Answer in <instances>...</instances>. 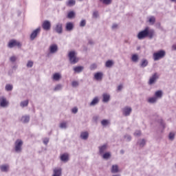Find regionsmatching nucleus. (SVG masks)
Returning a JSON list of instances; mask_svg holds the SVG:
<instances>
[{
	"label": "nucleus",
	"instance_id": "nucleus-51",
	"mask_svg": "<svg viewBox=\"0 0 176 176\" xmlns=\"http://www.w3.org/2000/svg\"><path fill=\"white\" fill-rule=\"evenodd\" d=\"M122 89H123V85H119V86L118 87V90L119 91H120V90H122Z\"/></svg>",
	"mask_w": 176,
	"mask_h": 176
},
{
	"label": "nucleus",
	"instance_id": "nucleus-50",
	"mask_svg": "<svg viewBox=\"0 0 176 176\" xmlns=\"http://www.w3.org/2000/svg\"><path fill=\"white\" fill-rule=\"evenodd\" d=\"M72 112L73 113H76L78 112V108H76V107L73 108V109H72Z\"/></svg>",
	"mask_w": 176,
	"mask_h": 176
},
{
	"label": "nucleus",
	"instance_id": "nucleus-33",
	"mask_svg": "<svg viewBox=\"0 0 176 176\" xmlns=\"http://www.w3.org/2000/svg\"><path fill=\"white\" fill-rule=\"evenodd\" d=\"M6 90L7 91H11V90H13V85H7L6 86Z\"/></svg>",
	"mask_w": 176,
	"mask_h": 176
},
{
	"label": "nucleus",
	"instance_id": "nucleus-28",
	"mask_svg": "<svg viewBox=\"0 0 176 176\" xmlns=\"http://www.w3.org/2000/svg\"><path fill=\"white\" fill-rule=\"evenodd\" d=\"M74 71H75L76 72H82V71H83V67L82 66H78L74 68Z\"/></svg>",
	"mask_w": 176,
	"mask_h": 176
},
{
	"label": "nucleus",
	"instance_id": "nucleus-25",
	"mask_svg": "<svg viewBox=\"0 0 176 176\" xmlns=\"http://www.w3.org/2000/svg\"><path fill=\"white\" fill-rule=\"evenodd\" d=\"M21 122H23V123H28V122H30V116H23L21 118Z\"/></svg>",
	"mask_w": 176,
	"mask_h": 176
},
{
	"label": "nucleus",
	"instance_id": "nucleus-37",
	"mask_svg": "<svg viewBox=\"0 0 176 176\" xmlns=\"http://www.w3.org/2000/svg\"><path fill=\"white\" fill-rule=\"evenodd\" d=\"M146 141L145 140H142L140 142H139V145L140 146V148H142L145 146V144H146Z\"/></svg>",
	"mask_w": 176,
	"mask_h": 176
},
{
	"label": "nucleus",
	"instance_id": "nucleus-54",
	"mask_svg": "<svg viewBox=\"0 0 176 176\" xmlns=\"http://www.w3.org/2000/svg\"><path fill=\"white\" fill-rule=\"evenodd\" d=\"M126 138H127L128 141L131 140V136H127Z\"/></svg>",
	"mask_w": 176,
	"mask_h": 176
},
{
	"label": "nucleus",
	"instance_id": "nucleus-39",
	"mask_svg": "<svg viewBox=\"0 0 176 176\" xmlns=\"http://www.w3.org/2000/svg\"><path fill=\"white\" fill-rule=\"evenodd\" d=\"M111 157V153H105L103 155V159H109Z\"/></svg>",
	"mask_w": 176,
	"mask_h": 176
},
{
	"label": "nucleus",
	"instance_id": "nucleus-31",
	"mask_svg": "<svg viewBox=\"0 0 176 176\" xmlns=\"http://www.w3.org/2000/svg\"><path fill=\"white\" fill-rule=\"evenodd\" d=\"M106 67H107V68H109L111 67L112 65H113V61L112 60H107L106 62V64H105Z\"/></svg>",
	"mask_w": 176,
	"mask_h": 176
},
{
	"label": "nucleus",
	"instance_id": "nucleus-26",
	"mask_svg": "<svg viewBox=\"0 0 176 176\" xmlns=\"http://www.w3.org/2000/svg\"><path fill=\"white\" fill-rule=\"evenodd\" d=\"M148 65V60L146 59H143L142 60V63L140 64V66L142 67V68H145V67H146Z\"/></svg>",
	"mask_w": 176,
	"mask_h": 176
},
{
	"label": "nucleus",
	"instance_id": "nucleus-20",
	"mask_svg": "<svg viewBox=\"0 0 176 176\" xmlns=\"http://www.w3.org/2000/svg\"><path fill=\"white\" fill-rule=\"evenodd\" d=\"M82 140H87L89 138V133L87 131L82 132L80 134Z\"/></svg>",
	"mask_w": 176,
	"mask_h": 176
},
{
	"label": "nucleus",
	"instance_id": "nucleus-11",
	"mask_svg": "<svg viewBox=\"0 0 176 176\" xmlns=\"http://www.w3.org/2000/svg\"><path fill=\"white\" fill-rule=\"evenodd\" d=\"M60 160L61 162H68V160H69V155H68V153H63L62 155H60Z\"/></svg>",
	"mask_w": 176,
	"mask_h": 176
},
{
	"label": "nucleus",
	"instance_id": "nucleus-12",
	"mask_svg": "<svg viewBox=\"0 0 176 176\" xmlns=\"http://www.w3.org/2000/svg\"><path fill=\"white\" fill-rule=\"evenodd\" d=\"M58 50V47L56 44H52L50 46V53H56Z\"/></svg>",
	"mask_w": 176,
	"mask_h": 176
},
{
	"label": "nucleus",
	"instance_id": "nucleus-47",
	"mask_svg": "<svg viewBox=\"0 0 176 176\" xmlns=\"http://www.w3.org/2000/svg\"><path fill=\"white\" fill-rule=\"evenodd\" d=\"M175 136V134L173 133H169V140H174V137Z\"/></svg>",
	"mask_w": 176,
	"mask_h": 176
},
{
	"label": "nucleus",
	"instance_id": "nucleus-8",
	"mask_svg": "<svg viewBox=\"0 0 176 176\" xmlns=\"http://www.w3.org/2000/svg\"><path fill=\"white\" fill-rule=\"evenodd\" d=\"M9 105V102L7 101L5 97H1L0 98V107H2L3 108H5L6 107H8Z\"/></svg>",
	"mask_w": 176,
	"mask_h": 176
},
{
	"label": "nucleus",
	"instance_id": "nucleus-36",
	"mask_svg": "<svg viewBox=\"0 0 176 176\" xmlns=\"http://www.w3.org/2000/svg\"><path fill=\"white\" fill-rule=\"evenodd\" d=\"M101 124L102 126H107L109 124V121H108V120H103L101 121Z\"/></svg>",
	"mask_w": 176,
	"mask_h": 176
},
{
	"label": "nucleus",
	"instance_id": "nucleus-40",
	"mask_svg": "<svg viewBox=\"0 0 176 176\" xmlns=\"http://www.w3.org/2000/svg\"><path fill=\"white\" fill-rule=\"evenodd\" d=\"M32 65H34V62L29 60L27 63L28 68H32Z\"/></svg>",
	"mask_w": 176,
	"mask_h": 176
},
{
	"label": "nucleus",
	"instance_id": "nucleus-48",
	"mask_svg": "<svg viewBox=\"0 0 176 176\" xmlns=\"http://www.w3.org/2000/svg\"><path fill=\"white\" fill-rule=\"evenodd\" d=\"M96 68H97V65L96 64H92L91 66H90V69L93 70V69H96Z\"/></svg>",
	"mask_w": 176,
	"mask_h": 176
},
{
	"label": "nucleus",
	"instance_id": "nucleus-44",
	"mask_svg": "<svg viewBox=\"0 0 176 176\" xmlns=\"http://www.w3.org/2000/svg\"><path fill=\"white\" fill-rule=\"evenodd\" d=\"M79 85V83L78 82V81H73L72 82V85L73 86V87H78Z\"/></svg>",
	"mask_w": 176,
	"mask_h": 176
},
{
	"label": "nucleus",
	"instance_id": "nucleus-2",
	"mask_svg": "<svg viewBox=\"0 0 176 176\" xmlns=\"http://www.w3.org/2000/svg\"><path fill=\"white\" fill-rule=\"evenodd\" d=\"M68 57L71 64H76L79 61V58L76 57V52L75 51L69 52Z\"/></svg>",
	"mask_w": 176,
	"mask_h": 176
},
{
	"label": "nucleus",
	"instance_id": "nucleus-3",
	"mask_svg": "<svg viewBox=\"0 0 176 176\" xmlns=\"http://www.w3.org/2000/svg\"><path fill=\"white\" fill-rule=\"evenodd\" d=\"M164 56H166V51L164 50H160L153 54L154 61H157L160 58H163Z\"/></svg>",
	"mask_w": 176,
	"mask_h": 176
},
{
	"label": "nucleus",
	"instance_id": "nucleus-35",
	"mask_svg": "<svg viewBox=\"0 0 176 176\" xmlns=\"http://www.w3.org/2000/svg\"><path fill=\"white\" fill-rule=\"evenodd\" d=\"M28 100L21 102V107H28Z\"/></svg>",
	"mask_w": 176,
	"mask_h": 176
},
{
	"label": "nucleus",
	"instance_id": "nucleus-23",
	"mask_svg": "<svg viewBox=\"0 0 176 176\" xmlns=\"http://www.w3.org/2000/svg\"><path fill=\"white\" fill-rule=\"evenodd\" d=\"M0 170L3 172L6 173V171H8V170H9V166L2 165L1 166H0Z\"/></svg>",
	"mask_w": 176,
	"mask_h": 176
},
{
	"label": "nucleus",
	"instance_id": "nucleus-18",
	"mask_svg": "<svg viewBox=\"0 0 176 176\" xmlns=\"http://www.w3.org/2000/svg\"><path fill=\"white\" fill-rule=\"evenodd\" d=\"M98 97H95L93 100L90 102L89 105L90 107H94V105H96V104H98Z\"/></svg>",
	"mask_w": 176,
	"mask_h": 176
},
{
	"label": "nucleus",
	"instance_id": "nucleus-14",
	"mask_svg": "<svg viewBox=\"0 0 176 176\" xmlns=\"http://www.w3.org/2000/svg\"><path fill=\"white\" fill-rule=\"evenodd\" d=\"M103 75L102 72H97L94 74V78L96 80H102Z\"/></svg>",
	"mask_w": 176,
	"mask_h": 176
},
{
	"label": "nucleus",
	"instance_id": "nucleus-45",
	"mask_svg": "<svg viewBox=\"0 0 176 176\" xmlns=\"http://www.w3.org/2000/svg\"><path fill=\"white\" fill-rule=\"evenodd\" d=\"M134 135H135V137H140V135H141V131H136L134 133Z\"/></svg>",
	"mask_w": 176,
	"mask_h": 176
},
{
	"label": "nucleus",
	"instance_id": "nucleus-34",
	"mask_svg": "<svg viewBox=\"0 0 176 176\" xmlns=\"http://www.w3.org/2000/svg\"><path fill=\"white\" fill-rule=\"evenodd\" d=\"M155 97H157L158 98H162V91H157L155 94Z\"/></svg>",
	"mask_w": 176,
	"mask_h": 176
},
{
	"label": "nucleus",
	"instance_id": "nucleus-21",
	"mask_svg": "<svg viewBox=\"0 0 176 176\" xmlns=\"http://www.w3.org/2000/svg\"><path fill=\"white\" fill-rule=\"evenodd\" d=\"M52 79L54 80H60V79H61V74L59 73H55L53 75Z\"/></svg>",
	"mask_w": 176,
	"mask_h": 176
},
{
	"label": "nucleus",
	"instance_id": "nucleus-55",
	"mask_svg": "<svg viewBox=\"0 0 176 176\" xmlns=\"http://www.w3.org/2000/svg\"><path fill=\"white\" fill-rule=\"evenodd\" d=\"M171 2H176V0H170Z\"/></svg>",
	"mask_w": 176,
	"mask_h": 176
},
{
	"label": "nucleus",
	"instance_id": "nucleus-24",
	"mask_svg": "<svg viewBox=\"0 0 176 176\" xmlns=\"http://www.w3.org/2000/svg\"><path fill=\"white\" fill-rule=\"evenodd\" d=\"M131 60L133 63H137V61L139 60L138 55L137 54H133L131 56Z\"/></svg>",
	"mask_w": 176,
	"mask_h": 176
},
{
	"label": "nucleus",
	"instance_id": "nucleus-16",
	"mask_svg": "<svg viewBox=\"0 0 176 176\" xmlns=\"http://www.w3.org/2000/svg\"><path fill=\"white\" fill-rule=\"evenodd\" d=\"M74 30V23L68 22L66 23V31H72Z\"/></svg>",
	"mask_w": 176,
	"mask_h": 176
},
{
	"label": "nucleus",
	"instance_id": "nucleus-4",
	"mask_svg": "<svg viewBox=\"0 0 176 176\" xmlns=\"http://www.w3.org/2000/svg\"><path fill=\"white\" fill-rule=\"evenodd\" d=\"M14 46H17L18 47H21V43L16 40H11L8 43V47L12 49V47H14Z\"/></svg>",
	"mask_w": 176,
	"mask_h": 176
},
{
	"label": "nucleus",
	"instance_id": "nucleus-13",
	"mask_svg": "<svg viewBox=\"0 0 176 176\" xmlns=\"http://www.w3.org/2000/svg\"><path fill=\"white\" fill-rule=\"evenodd\" d=\"M62 170L61 168H55L54 169V174L52 176H61Z\"/></svg>",
	"mask_w": 176,
	"mask_h": 176
},
{
	"label": "nucleus",
	"instance_id": "nucleus-41",
	"mask_svg": "<svg viewBox=\"0 0 176 176\" xmlns=\"http://www.w3.org/2000/svg\"><path fill=\"white\" fill-rule=\"evenodd\" d=\"M156 98L155 97H153V98H149L148 101V102H151V103H153V102H156Z\"/></svg>",
	"mask_w": 176,
	"mask_h": 176
},
{
	"label": "nucleus",
	"instance_id": "nucleus-38",
	"mask_svg": "<svg viewBox=\"0 0 176 176\" xmlns=\"http://www.w3.org/2000/svg\"><path fill=\"white\" fill-rule=\"evenodd\" d=\"M60 129H67V122H63L60 124Z\"/></svg>",
	"mask_w": 176,
	"mask_h": 176
},
{
	"label": "nucleus",
	"instance_id": "nucleus-46",
	"mask_svg": "<svg viewBox=\"0 0 176 176\" xmlns=\"http://www.w3.org/2000/svg\"><path fill=\"white\" fill-rule=\"evenodd\" d=\"M16 60H17V58L16 56H11L10 58V60L12 62V63H14V61H16Z\"/></svg>",
	"mask_w": 176,
	"mask_h": 176
},
{
	"label": "nucleus",
	"instance_id": "nucleus-7",
	"mask_svg": "<svg viewBox=\"0 0 176 176\" xmlns=\"http://www.w3.org/2000/svg\"><path fill=\"white\" fill-rule=\"evenodd\" d=\"M39 32H41V28H38L37 29H36L35 30H34L31 35H30V39L32 41H34V38H36V36H38V34H39Z\"/></svg>",
	"mask_w": 176,
	"mask_h": 176
},
{
	"label": "nucleus",
	"instance_id": "nucleus-10",
	"mask_svg": "<svg viewBox=\"0 0 176 176\" xmlns=\"http://www.w3.org/2000/svg\"><path fill=\"white\" fill-rule=\"evenodd\" d=\"M54 30L57 34H63V23H57Z\"/></svg>",
	"mask_w": 176,
	"mask_h": 176
},
{
	"label": "nucleus",
	"instance_id": "nucleus-57",
	"mask_svg": "<svg viewBox=\"0 0 176 176\" xmlns=\"http://www.w3.org/2000/svg\"><path fill=\"white\" fill-rule=\"evenodd\" d=\"M45 142V144H46V142H47V141H45V142Z\"/></svg>",
	"mask_w": 176,
	"mask_h": 176
},
{
	"label": "nucleus",
	"instance_id": "nucleus-17",
	"mask_svg": "<svg viewBox=\"0 0 176 176\" xmlns=\"http://www.w3.org/2000/svg\"><path fill=\"white\" fill-rule=\"evenodd\" d=\"M103 97V102H108L109 101V99L111 98V96L108 94H103L102 95Z\"/></svg>",
	"mask_w": 176,
	"mask_h": 176
},
{
	"label": "nucleus",
	"instance_id": "nucleus-56",
	"mask_svg": "<svg viewBox=\"0 0 176 176\" xmlns=\"http://www.w3.org/2000/svg\"><path fill=\"white\" fill-rule=\"evenodd\" d=\"M49 142V140H47V142H45V144H47Z\"/></svg>",
	"mask_w": 176,
	"mask_h": 176
},
{
	"label": "nucleus",
	"instance_id": "nucleus-5",
	"mask_svg": "<svg viewBox=\"0 0 176 176\" xmlns=\"http://www.w3.org/2000/svg\"><path fill=\"white\" fill-rule=\"evenodd\" d=\"M21 146H23V140H17L15 142V151H16V152H21Z\"/></svg>",
	"mask_w": 176,
	"mask_h": 176
},
{
	"label": "nucleus",
	"instance_id": "nucleus-22",
	"mask_svg": "<svg viewBox=\"0 0 176 176\" xmlns=\"http://www.w3.org/2000/svg\"><path fill=\"white\" fill-rule=\"evenodd\" d=\"M75 3H76V1L75 0H68L66 2L67 6L69 7L75 6Z\"/></svg>",
	"mask_w": 176,
	"mask_h": 176
},
{
	"label": "nucleus",
	"instance_id": "nucleus-9",
	"mask_svg": "<svg viewBox=\"0 0 176 176\" xmlns=\"http://www.w3.org/2000/svg\"><path fill=\"white\" fill-rule=\"evenodd\" d=\"M159 79V76H157V73H155L148 80V85H153L155 82H156V80Z\"/></svg>",
	"mask_w": 176,
	"mask_h": 176
},
{
	"label": "nucleus",
	"instance_id": "nucleus-19",
	"mask_svg": "<svg viewBox=\"0 0 176 176\" xmlns=\"http://www.w3.org/2000/svg\"><path fill=\"white\" fill-rule=\"evenodd\" d=\"M111 173L113 174H116V173H119V166L118 165H113L111 168Z\"/></svg>",
	"mask_w": 176,
	"mask_h": 176
},
{
	"label": "nucleus",
	"instance_id": "nucleus-29",
	"mask_svg": "<svg viewBox=\"0 0 176 176\" xmlns=\"http://www.w3.org/2000/svg\"><path fill=\"white\" fill-rule=\"evenodd\" d=\"M100 153H104L105 151H107V144H104L100 147H99Z\"/></svg>",
	"mask_w": 176,
	"mask_h": 176
},
{
	"label": "nucleus",
	"instance_id": "nucleus-52",
	"mask_svg": "<svg viewBox=\"0 0 176 176\" xmlns=\"http://www.w3.org/2000/svg\"><path fill=\"white\" fill-rule=\"evenodd\" d=\"M116 28H118V24H113V25H112V29H113V30H115Z\"/></svg>",
	"mask_w": 176,
	"mask_h": 176
},
{
	"label": "nucleus",
	"instance_id": "nucleus-6",
	"mask_svg": "<svg viewBox=\"0 0 176 176\" xmlns=\"http://www.w3.org/2000/svg\"><path fill=\"white\" fill-rule=\"evenodd\" d=\"M42 28L45 31H49L50 28H52V24L50 23V21H44L42 24Z\"/></svg>",
	"mask_w": 176,
	"mask_h": 176
},
{
	"label": "nucleus",
	"instance_id": "nucleus-49",
	"mask_svg": "<svg viewBox=\"0 0 176 176\" xmlns=\"http://www.w3.org/2000/svg\"><path fill=\"white\" fill-rule=\"evenodd\" d=\"M93 16L94 17H95V19H97L98 17V11L94 12Z\"/></svg>",
	"mask_w": 176,
	"mask_h": 176
},
{
	"label": "nucleus",
	"instance_id": "nucleus-30",
	"mask_svg": "<svg viewBox=\"0 0 176 176\" xmlns=\"http://www.w3.org/2000/svg\"><path fill=\"white\" fill-rule=\"evenodd\" d=\"M100 2H102L104 5H111L112 3V0H100Z\"/></svg>",
	"mask_w": 176,
	"mask_h": 176
},
{
	"label": "nucleus",
	"instance_id": "nucleus-27",
	"mask_svg": "<svg viewBox=\"0 0 176 176\" xmlns=\"http://www.w3.org/2000/svg\"><path fill=\"white\" fill-rule=\"evenodd\" d=\"M155 21H156V18H155V16H151L148 18V23H150V24H151L152 25L155 24Z\"/></svg>",
	"mask_w": 176,
	"mask_h": 176
},
{
	"label": "nucleus",
	"instance_id": "nucleus-53",
	"mask_svg": "<svg viewBox=\"0 0 176 176\" xmlns=\"http://www.w3.org/2000/svg\"><path fill=\"white\" fill-rule=\"evenodd\" d=\"M173 50H176V45L172 46Z\"/></svg>",
	"mask_w": 176,
	"mask_h": 176
},
{
	"label": "nucleus",
	"instance_id": "nucleus-15",
	"mask_svg": "<svg viewBox=\"0 0 176 176\" xmlns=\"http://www.w3.org/2000/svg\"><path fill=\"white\" fill-rule=\"evenodd\" d=\"M123 113L125 116H129V115H130V113H131V108H130V107L124 108Z\"/></svg>",
	"mask_w": 176,
	"mask_h": 176
},
{
	"label": "nucleus",
	"instance_id": "nucleus-43",
	"mask_svg": "<svg viewBox=\"0 0 176 176\" xmlns=\"http://www.w3.org/2000/svg\"><path fill=\"white\" fill-rule=\"evenodd\" d=\"M61 87H62L61 85H56L55 87L54 90V91H57L58 90H61Z\"/></svg>",
	"mask_w": 176,
	"mask_h": 176
},
{
	"label": "nucleus",
	"instance_id": "nucleus-42",
	"mask_svg": "<svg viewBox=\"0 0 176 176\" xmlns=\"http://www.w3.org/2000/svg\"><path fill=\"white\" fill-rule=\"evenodd\" d=\"M86 25V20L83 19L80 23V27H85Z\"/></svg>",
	"mask_w": 176,
	"mask_h": 176
},
{
	"label": "nucleus",
	"instance_id": "nucleus-1",
	"mask_svg": "<svg viewBox=\"0 0 176 176\" xmlns=\"http://www.w3.org/2000/svg\"><path fill=\"white\" fill-rule=\"evenodd\" d=\"M146 36L149 37L150 39H152V38L155 36V30L150 29L149 27H146L138 34V39H144Z\"/></svg>",
	"mask_w": 176,
	"mask_h": 176
},
{
	"label": "nucleus",
	"instance_id": "nucleus-32",
	"mask_svg": "<svg viewBox=\"0 0 176 176\" xmlns=\"http://www.w3.org/2000/svg\"><path fill=\"white\" fill-rule=\"evenodd\" d=\"M73 17H75V12L74 11H71L67 14L68 19H73Z\"/></svg>",
	"mask_w": 176,
	"mask_h": 176
}]
</instances>
